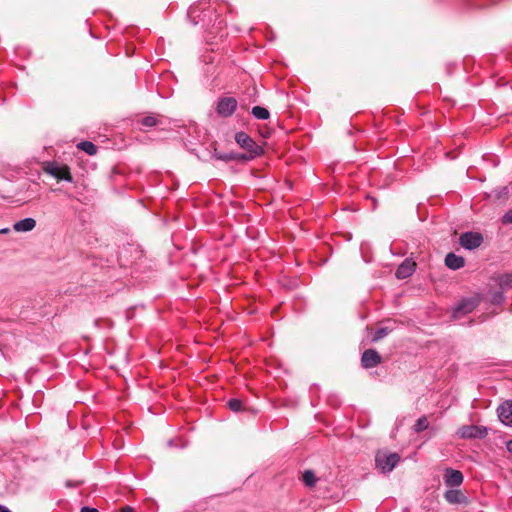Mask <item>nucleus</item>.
Wrapping results in <instances>:
<instances>
[{
    "instance_id": "obj_19",
    "label": "nucleus",
    "mask_w": 512,
    "mask_h": 512,
    "mask_svg": "<svg viewBox=\"0 0 512 512\" xmlns=\"http://www.w3.org/2000/svg\"><path fill=\"white\" fill-rule=\"evenodd\" d=\"M497 282L502 289H508L512 287V273L503 274L497 278Z\"/></svg>"
},
{
    "instance_id": "obj_21",
    "label": "nucleus",
    "mask_w": 512,
    "mask_h": 512,
    "mask_svg": "<svg viewBox=\"0 0 512 512\" xmlns=\"http://www.w3.org/2000/svg\"><path fill=\"white\" fill-rule=\"evenodd\" d=\"M429 427V422L426 416H421L414 425V430L416 432H422Z\"/></svg>"
},
{
    "instance_id": "obj_7",
    "label": "nucleus",
    "mask_w": 512,
    "mask_h": 512,
    "mask_svg": "<svg viewBox=\"0 0 512 512\" xmlns=\"http://www.w3.org/2000/svg\"><path fill=\"white\" fill-rule=\"evenodd\" d=\"M460 244L468 250L479 247L483 242V237L477 232H465L460 236Z\"/></svg>"
},
{
    "instance_id": "obj_5",
    "label": "nucleus",
    "mask_w": 512,
    "mask_h": 512,
    "mask_svg": "<svg viewBox=\"0 0 512 512\" xmlns=\"http://www.w3.org/2000/svg\"><path fill=\"white\" fill-rule=\"evenodd\" d=\"M457 434L464 439H483L487 436L488 431L484 426L464 425L458 430Z\"/></svg>"
},
{
    "instance_id": "obj_15",
    "label": "nucleus",
    "mask_w": 512,
    "mask_h": 512,
    "mask_svg": "<svg viewBox=\"0 0 512 512\" xmlns=\"http://www.w3.org/2000/svg\"><path fill=\"white\" fill-rule=\"evenodd\" d=\"M318 480L319 478L312 470H305L302 474V481L308 488L314 487Z\"/></svg>"
},
{
    "instance_id": "obj_30",
    "label": "nucleus",
    "mask_w": 512,
    "mask_h": 512,
    "mask_svg": "<svg viewBox=\"0 0 512 512\" xmlns=\"http://www.w3.org/2000/svg\"><path fill=\"white\" fill-rule=\"evenodd\" d=\"M0 512H11L7 507L0 505Z\"/></svg>"
},
{
    "instance_id": "obj_4",
    "label": "nucleus",
    "mask_w": 512,
    "mask_h": 512,
    "mask_svg": "<svg viewBox=\"0 0 512 512\" xmlns=\"http://www.w3.org/2000/svg\"><path fill=\"white\" fill-rule=\"evenodd\" d=\"M238 102L234 97H221L216 104V112L220 117H230L237 109Z\"/></svg>"
},
{
    "instance_id": "obj_23",
    "label": "nucleus",
    "mask_w": 512,
    "mask_h": 512,
    "mask_svg": "<svg viewBox=\"0 0 512 512\" xmlns=\"http://www.w3.org/2000/svg\"><path fill=\"white\" fill-rule=\"evenodd\" d=\"M388 333H389L388 328H386V327L379 328L374 332L372 341L377 342V341L381 340L382 338H384L386 335H388Z\"/></svg>"
},
{
    "instance_id": "obj_1",
    "label": "nucleus",
    "mask_w": 512,
    "mask_h": 512,
    "mask_svg": "<svg viewBox=\"0 0 512 512\" xmlns=\"http://www.w3.org/2000/svg\"><path fill=\"white\" fill-rule=\"evenodd\" d=\"M42 170L57 180H63L69 183L73 182L70 168L66 164H60L57 161H45L42 163Z\"/></svg>"
},
{
    "instance_id": "obj_16",
    "label": "nucleus",
    "mask_w": 512,
    "mask_h": 512,
    "mask_svg": "<svg viewBox=\"0 0 512 512\" xmlns=\"http://www.w3.org/2000/svg\"><path fill=\"white\" fill-rule=\"evenodd\" d=\"M77 148L90 156L95 155L98 150L97 146L91 141H81L77 144Z\"/></svg>"
},
{
    "instance_id": "obj_22",
    "label": "nucleus",
    "mask_w": 512,
    "mask_h": 512,
    "mask_svg": "<svg viewBox=\"0 0 512 512\" xmlns=\"http://www.w3.org/2000/svg\"><path fill=\"white\" fill-rule=\"evenodd\" d=\"M213 157L217 160H222V161H225V162H228V161H233L236 159V157L234 156V153L231 152V153H219V152H215L213 154Z\"/></svg>"
},
{
    "instance_id": "obj_25",
    "label": "nucleus",
    "mask_w": 512,
    "mask_h": 512,
    "mask_svg": "<svg viewBox=\"0 0 512 512\" xmlns=\"http://www.w3.org/2000/svg\"><path fill=\"white\" fill-rule=\"evenodd\" d=\"M502 222L504 224L512 223V210L504 214V216L502 217Z\"/></svg>"
},
{
    "instance_id": "obj_27",
    "label": "nucleus",
    "mask_w": 512,
    "mask_h": 512,
    "mask_svg": "<svg viewBox=\"0 0 512 512\" xmlns=\"http://www.w3.org/2000/svg\"><path fill=\"white\" fill-rule=\"evenodd\" d=\"M81 512H98V510L96 508L85 506L81 508Z\"/></svg>"
},
{
    "instance_id": "obj_3",
    "label": "nucleus",
    "mask_w": 512,
    "mask_h": 512,
    "mask_svg": "<svg viewBox=\"0 0 512 512\" xmlns=\"http://www.w3.org/2000/svg\"><path fill=\"white\" fill-rule=\"evenodd\" d=\"M235 141L247 153H254V155H262L264 153L263 148L243 131L235 134Z\"/></svg>"
},
{
    "instance_id": "obj_14",
    "label": "nucleus",
    "mask_w": 512,
    "mask_h": 512,
    "mask_svg": "<svg viewBox=\"0 0 512 512\" xmlns=\"http://www.w3.org/2000/svg\"><path fill=\"white\" fill-rule=\"evenodd\" d=\"M36 220L31 217H27L20 221H17L13 225V229L17 232H28L35 228Z\"/></svg>"
},
{
    "instance_id": "obj_13",
    "label": "nucleus",
    "mask_w": 512,
    "mask_h": 512,
    "mask_svg": "<svg viewBox=\"0 0 512 512\" xmlns=\"http://www.w3.org/2000/svg\"><path fill=\"white\" fill-rule=\"evenodd\" d=\"M445 265L452 270H458L465 265V260L462 256L450 252L445 257Z\"/></svg>"
},
{
    "instance_id": "obj_26",
    "label": "nucleus",
    "mask_w": 512,
    "mask_h": 512,
    "mask_svg": "<svg viewBox=\"0 0 512 512\" xmlns=\"http://www.w3.org/2000/svg\"><path fill=\"white\" fill-rule=\"evenodd\" d=\"M504 299V295L502 292H497L493 296V302L495 303H501Z\"/></svg>"
},
{
    "instance_id": "obj_10",
    "label": "nucleus",
    "mask_w": 512,
    "mask_h": 512,
    "mask_svg": "<svg viewBox=\"0 0 512 512\" xmlns=\"http://www.w3.org/2000/svg\"><path fill=\"white\" fill-rule=\"evenodd\" d=\"M463 474L459 470L447 468L444 474V483L448 487H457L463 483Z\"/></svg>"
},
{
    "instance_id": "obj_9",
    "label": "nucleus",
    "mask_w": 512,
    "mask_h": 512,
    "mask_svg": "<svg viewBox=\"0 0 512 512\" xmlns=\"http://www.w3.org/2000/svg\"><path fill=\"white\" fill-rule=\"evenodd\" d=\"M416 269V262L410 258H406L396 269L395 276L398 279H406L410 277Z\"/></svg>"
},
{
    "instance_id": "obj_24",
    "label": "nucleus",
    "mask_w": 512,
    "mask_h": 512,
    "mask_svg": "<svg viewBox=\"0 0 512 512\" xmlns=\"http://www.w3.org/2000/svg\"><path fill=\"white\" fill-rule=\"evenodd\" d=\"M234 156L236 157L235 160L237 161H250L258 157L259 155H254V153H244V154H238L234 153Z\"/></svg>"
},
{
    "instance_id": "obj_12",
    "label": "nucleus",
    "mask_w": 512,
    "mask_h": 512,
    "mask_svg": "<svg viewBox=\"0 0 512 512\" xmlns=\"http://www.w3.org/2000/svg\"><path fill=\"white\" fill-rule=\"evenodd\" d=\"M445 500L450 504L467 503V497L458 489H450L444 493Z\"/></svg>"
},
{
    "instance_id": "obj_18",
    "label": "nucleus",
    "mask_w": 512,
    "mask_h": 512,
    "mask_svg": "<svg viewBox=\"0 0 512 512\" xmlns=\"http://www.w3.org/2000/svg\"><path fill=\"white\" fill-rule=\"evenodd\" d=\"M252 115L256 118V119H260V120H266L270 117V113L269 111L264 108V107H261V106H255L252 108Z\"/></svg>"
},
{
    "instance_id": "obj_29",
    "label": "nucleus",
    "mask_w": 512,
    "mask_h": 512,
    "mask_svg": "<svg viewBox=\"0 0 512 512\" xmlns=\"http://www.w3.org/2000/svg\"><path fill=\"white\" fill-rule=\"evenodd\" d=\"M506 448L507 450L512 453V440H509L507 443H506Z\"/></svg>"
},
{
    "instance_id": "obj_20",
    "label": "nucleus",
    "mask_w": 512,
    "mask_h": 512,
    "mask_svg": "<svg viewBox=\"0 0 512 512\" xmlns=\"http://www.w3.org/2000/svg\"><path fill=\"white\" fill-rule=\"evenodd\" d=\"M159 122L160 121L156 115H148L141 119V125L146 128L155 127Z\"/></svg>"
},
{
    "instance_id": "obj_8",
    "label": "nucleus",
    "mask_w": 512,
    "mask_h": 512,
    "mask_svg": "<svg viewBox=\"0 0 512 512\" xmlns=\"http://www.w3.org/2000/svg\"><path fill=\"white\" fill-rule=\"evenodd\" d=\"M382 361L380 354L375 349H367L362 353L361 365L365 369H371Z\"/></svg>"
},
{
    "instance_id": "obj_6",
    "label": "nucleus",
    "mask_w": 512,
    "mask_h": 512,
    "mask_svg": "<svg viewBox=\"0 0 512 512\" xmlns=\"http://www.w3.org/2000/svg\"><path fill=\"white\" fill-rule=\"evenodd\" d=\"M479 304L477 297H469L462 299L453 311V318H459L463 315L469 314L475 310Z\"/></svg>"
},
{
    "instance_id": "obj_31",
    "label": "nucleus",
    "mask_w": 512,
    "mask_h": 512,
    "mask_svg": "<svg viewBox=\"0 0 512 512\" xmlns=\"http://www.w3.org/2000/svg\"><path fill=\"white\" fill-rule=\"evenodd\" d=\"M371 199H372V201H373V204H374V206H375V205H376V201H375V198H371Z\"/></svg>"
},
{
    "instance_id": "obj_17",
    "label": "nucleus",
    "mask_w": 512,
    "mask_h": 512,
    "mask_svg": "<svg viewBox=\"0 0 512 512\" xmlns=\"http://www.w3.org/2000/svg\"><path fill=\"white\" fill-rule=\"evenodd\" d=\"M227 406L231 411L236 413L246 411V407L244 406L243 402L238 398H232L228 400Z\"/></svg>"
},
{
    "instance_id": "obj_2",
    "label": "nucleus",
    "mask_w": 512,
    "mask_h": 512,
    "mask_svg": "<svg viewBox=\"0 0 512 512\" xmlns=\"http://www.w3.org/2000/svg\"><path fill=\"white\" fill-rule=\"evenodd\" d=\"M400 459L398 453L378 451L375 455V464L382 473H389L399 463Z\"/></svg>"
},
{
    "instance_id": "obj_11",
    "label": "nucleus",
    "mask_w": 512,
    "mask_h": 512,
    "mask_svg": "<svg viewBox=\"0 0 512 512\" xmlns=\"http://www.w3.org/2000/svg\"><path fill=\"white\" fill-rule=\"evenodd\" d=\"M498 417L505 425L512 426V400L506 401L499 406Z\"/></svg>"
},
{
    "instance_id": "obj_28",
    "label": "nucleus",
    "mask_w": 512,
    "mask_h": 512,
    "mask_svg": "<svg viewBox=\"0 0 512 512\" xmlns=\"http://www.w3.org/2000/svg\"><path fill=\"white\" fill-rule=\"evenodd\" d=\"M120 512H136V510L131 506H125L121 508Z\"/></svg>"
}]
</instances>
